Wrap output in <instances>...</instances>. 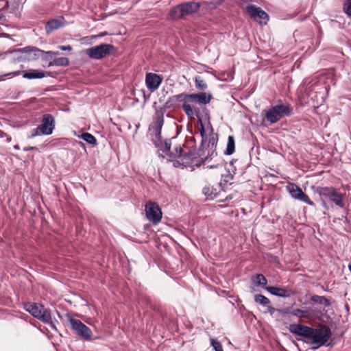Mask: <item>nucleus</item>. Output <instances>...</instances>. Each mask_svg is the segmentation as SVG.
<instances>
[{
    "label": "nucleus",
    "instance_id": "1",
    "mask_svg": "<svg viewBox=\"0 0 351 351\" xmlns=\"http://www.w3.org/2000/svg\"><path fill=\"white\" fill-rule=\"evenodd\" d=\"M181 103L184 104V93L170 97L163 106L156 108L153 117V122L149 126V131L153 136L152 140L156 146H158L161 139V130L164 124V114L166 110L176 108Z\"/></svg>",
    "mask_w": 351,
    "mask_h": 351
},
{
    "label": "nucleus",
    "instance_id": "2",
    "mask_svg": "<svg viewBox=\"0 0 351 351\" xmlns=\"http://www.w3.org/2000/svg\"><path fill=\"white\" fill-rule=\"evenodd\" d=\"M197 129L202 138L201 148L203 154H206L207 150V156L204 158L206 162L217 156L215 152L217 143L213 134V127L210 122L208 123L207 126H204L202 119L199 118Z\"/></svg>",
    "mask_w": 351,
    "mask_h": 351
},
{
    "label": "nucleus",
    "instance_id": "3",
    "mask_svg": "<svg viewBox=\"0 0 351 351\" xmlns=\"http://www.w3.org/2000/svg\"><path fill=\"white\" fill-rule=\"evenodd\" d=\"M211 98V95L205 92L192 94L184 93L182 109L189 117L193 118L199 113V108L196 105H206L210 101Z\"/></svg>",
    "mask_w": 351,
    "mask_h": 351
},
{
    "label": "nucleus",
    "instance_id": "4",
    "mask_svg": "<svg viewBox=\"0 0 351 351\" xmlns=\"http://www.w3.org/2000/svg\"><path fill=\"white\" fill-rule=\"evenodd\" d=\"M14 55V59L17 62H32L36 60L40 57L44 61H47L49 57L59 54L58 51H45L35 47H27L22 49L14 50L12 52Z\"/></svg>",
    "mask_w": 351,
    "mask_h": 351
},
{
    "label": "nucleus",
    "instance_id": "5",
    "mask_svg": "<svg viewBox=\"0 0 351 351\" xmlns=\"http://www.w3.org/2000/svg\"><path fill=\"white\" fill-rule=\"evenodd\" d=\"M25 309L34 317L56 330V327L52 321L50 310L46 308L43 304L35 302L27 303L25 305Z\"/></svg>",
    "mask_w": 351,
    "mask_h": 351
},
{
    "label": "nucleus",
    "instance_id": "6",
    "mask_svg": "<svg viewBox=\"0 0 351 351\" xmlns=\"http://www.w3.org/2000/svg\"><path fill=\"white\" fill-rule=\"evenodd\" d=\"M316 192L319 194L322 202V206H326V200L333 202L340 208L344 207L343 195L337 189L332 186H319L316 189Z\"/></svg>",
    "mask_w": 351,
    "mask_h": 351
},
{
    "label": "nucleus",
    "instance_id": "7",
    "mask_svg": "<svg viewBox=\"0 0 351 351\" xmlns=\"http://www.w3.org/2000/svg\"><path fill=\"white\" fill-rule=\"evenodd\" d=\"M199 8L200 4L194 1L180 3L171 9L169 17L172 20L184 19L186 16L197 12Z\"/></svg>",
    "mask_w": 351,
    "mask_h": 351
},
{
    "label": "nucleus",
    "instance_id": "8",
    "mask_svg": "<svg viewBox=\"0 0 351 351\" xmlns=\"http://www.w3.org/2000/svg\"><path fill=\"white\" fill-rule=\"evenodd\" d=\"M292 111V108L289 105L278 104L265 111V118L271 125L284 117L290 116Z\"/></svg>",
    "mask_w": 351,
    "mask_h": 351
},
{
    "label": "nucleus",
    "instance_id": "9",
    "mask_svg": "<svg viewBox=\"0 0 351 351\" xmlns=\"http://www.w3.org/2000/svg\"><path fill=\"white\" fill-rule=\"evenodd\" d=\"M331 336L330 329L326 326H322L318 328H311L308 339L311 343L315 345L313 349H317L324 346Z\"/></svg>",
    "mask_w": 351,
    "mask_h": 351
},
{
    "label": "nucleus",
    "instance_id": "10",
    "mask_svg": "<svg viewBox=\"0 0 351 351\" xmlns=\"http://www.w3.org/2000/svg\"><path fill=\"white\" fill-rule=\"evenodd\" d=\"M54 128V118L51 114H45L43 117L41 124L31 130L28 138H32L40 135H50L52 134Z\"/></svg>",
    "mask_w": 351,
    "mask_h": 351
},
{
    "label": "nucleus",
    "instance_id": "11",
    "mask_svg": "<svg viewBox=\"0 0 351 351\" xmlns=\"http://www.w3.org/2000/svg\"><path fill=\"white\" fill-rule=\"evenodd\" d=\"M114 47L110 44H101L85 50V53L91 59L101 60L110 55Z\"/></svg>",
    "mask_w": 351,
    "mask_h": 351
},
{
    "label": "nucleus",
    "instance_id": "12",
    "mask_svg": "<svg viewBox=\"0 0 351 351\" xmlns=\"http://www.w3.org/2000/svg\"><path fill=\"white\" fill-rule=\"evenodd\" d=\"M69 322L71 324V329L80 338L85 340L92 339L93 332L91 330L84 324H83L80 320L74 318H70Z\"/></svg>",
    "mask_w": 351,
    "mask_h": 351
},
{
    "label": "nucleus",
    "instance_id": "13",
    "mask_svg": "<svg viewBox=\"0 0 351 351\" xmlns=\"http://www.w3.org/2000/svg\"><path fill=\"white\" fill-rule=\"evenodd\" d=\"M286 189L293 199L303 202L312 206H315L314 203L310 199L308 196L306 195L301 188L297 184L294 183H289L286 186Z\"/></svg>",
    "mask_w": 351,
    "mask_h": 351
},
{
    "label": "nucleus",
    "instance_id": "14",
    "mask_svg": "<svg viewBox=\"0 0 351 351\" xmlns=\"http://www.w3.org/2000/svg\"><path fill=\"white\" fill-rule=\"evenodd\" d=\"M145 215L147 219L153 224H158L162 219V212L157 204L149 202L145 205Z\"/></svg>",
    "mask_w": 351,
    "mask_h": 351
},
{
    "label": "nucleus",
    "instance_id": "15",
    "mask_svg": "<svg viewBox=\"0 0 351 351\" xmlns=\"http://www.w3.org/2000/svg\"><path fill=\"white\" fill-rule=\"evenodd\" d=\"M246 10L250 17L261 24L263 23L265 25L269 21L268 14L261 8L255 5L247 6Z\"/></svg>",
    "mask_w": 351,
    "mask_h": 351
},
{
    "label": "nucleus",
    "instance_id": "16",
    "mask_svg": "<svg viewBox=\"0 0 351 351\" xmlns=\"http://www.w3.org/2000/svg\"><path fill=\"white\" fill-rule=\"evenodd\" d=\"M163 78L156 73H147L145 75V84L147 89L151 92L156 90L162 82Z\"/></svg>",
    "mask_w": 351,
    "mask_h": 351
},
{
    "label": "nucleus",
    "instance_id": "17",
    "mask_svg": "<svg viewBox=\"0 0 351 351\" xmlns=\"http://www.w3.org/2000/svg\"><path fill=\"white\" fill-rule=\"evenodd\" d=\"M311 327L300 324H290L289 327V330L291 333L305 337L306 339L308 338L310 332L311 331Z\"/></svg>",
    "mask_w": 351,
    "mask_h": 351
},
{
    "label": "nucleus",
    "instance_id": "18",
    "mask_svg": "<svg viewBox=\"0 0 351 351\" xmlns=\"http://www.w3.org/2000/svg\"><path fill=\"white\" fill-rule=\"evenodd\" d=\"M265 289L271 294L280 298H289L293 294L291 289L282 287L269 286L265 287Z\"/></svg>",
    "mask_w": 351,
    "mask_h": 351
},
{
    "label": "nucleus",
    "instance_id": "19",
    "mask_svg": "<svg viewBox=\"0 0 351 351\" xmlns=\"http://www.w3.org/2000/svg\"><path fill=\"white\" fill-rule=\"evenodd\" d=\"M291 314L300 319H311L313 317V311L310 308L305 310L295 308L291 312Z\"/></svg>",
    "mask_w": 351,
    "mask_h": 351
},
{
    "label": "nucleus",
    "instance_id": "20",
    "mask_svg": "<svg viewBox=\"0 0 351 351\" xmlns=\"http://www.w3.org/2000/svg\"><path fill=\"white\" fill-rule=\"evenodd\" d=\"M63 26V23L59 19H51L45 25V30L49 34L52 31L59 29Z\"/></svg>",
    "mask_w": 351,
    "mask_h": 351
},
{
    "label": "nucleus",
    "instance_id": "21",
    "mask_svg": "<svg viewBox=\"0 0 351 351\" xmlns=\"http://www.w3.org/2000/svg\"><path fill=\"white\" fill-rule=\"evenodd\" d=\"M45 76V73L43 71H38L37 70H31L27 72H24L23 77L27 79H40Z\"/></svg>",
    "mask_w": 351,
    "mask_h": 351
},
{
    "label": "nucleus",
    "instance_id": "22",
    "mask_svg": "<svg viewBox=\"0 0 351 351\" xmlns=\"http://www.w3.org/2000/svg\"><path fill=\"white\" fill-rule=\"evenodd\" d=\"M311 301L315 303H317L328 307L330 305V302L324 296H320L318 295H313L311 297Z\"/></svg>",
    "mask_w": 351,
    "mask_h": 351
},
{
    "label": "nucleus",
    "instance_id": "23",
    "mask_svg": "<svg viewBox=\"0 0 351 351\" xmlns=\"http://www.w3.org/2000/svg\"><path fill=\"white\" fill-rule=\"evenodd\" d=\"M69 64V60L67 58H57L53 60V62H49L48 63V66H51L53 65L58 66H66Z\"/></svg>",
    "mask_w": 351,
    "mask_h": 351
},
{
    "label": "nucleus",
    "instance_id": "24",
    "mask_svg": "<svg viewBox=\"0 0 351 351\" xmlns=\"http://www.w3.org/2000/svg\"><path fill=\"white\" fill-rule=\"evenodd\" d=\"M234 138L232 136H229L228 138L227 147L225 153L227 155H231L234 152Z\"/></svg>",
    "mask_w": 351,
    "mask_h": 351
},
{
    "label": "nucleus",
    "instance_id": "25",
    "mask_svg": "<svg viewBox=\"0 0 351 351\" xmlns=\"http://www.w3.org/2000/svg\"><path fill=\"white\" fill-rule=\"evenodd\" d=\"M80 138L90 145H95L97 144L95 137L90 133L84 132L81 134Z\"/></svg>",
    "mask_w": 351,
    "mask_h": 351
},
{
    "label": "nucleus",
    "instance_id": "26",
    "mask_svg": "<svg viewBox=\"0 0 351 351\" xmlns=\"http://www.w3.org/2000/svg\"><path fill=\"white\" fill-rule=\"evenodd\" d=\"M254 300L256 303L263 306H267L270 304V300L265 296L261 294H256L254 295Z\"/></svg>",
    "mask_w": 351,
    "mask_h": 351
},
{
    "label": "nucleus",
    "instance_id": "27",
    "mask_svg": "<svg viewBox=\"0 0 351 351\" xmlns=\"http://www.w3.org/2000/svg\"><path fill=\"white\" fill-rule=\"evenodd\" d=\"M253 281L258 286H265L267 283L266 278L263 274H256Z\"/></svg>",
    "mask_w": 351,
    "mask_h": 351
},
{
    "label": "nucleus",
    "instance_id": "28",
    "mask_svg": "<svg viewBox=\"0 0 351 351\" xmlns=\"http://www.w3.org/2000/svg\"><path fill=\"white\" fill-rule=\"evenodd\" d=\"M195 87L199 90H204L207 88L206 82L200 77H196L195 79Z\"/></svg>",
    "mask_w": 351,
    "mask_h": 351
},
{
    "label": "nucleus",
    "instance_id": "29",
    "mask_svg": "<svg viewBox=\"0 0 351 351\" xmlns=\"http://www.w3.org/2000/svg\"><path fill=\"white\" fill-rule=\"evenodd\" d=\"M171 140L167 139V140H165V143L161 148V151L162 152V153L165 154L167 156H169V157H170V154L171 153Z\"/></svg>",
    "mask_w": 351,
    "mask_h": 351
},
{
    "label": "nucleus",
    "instance_id": "30",
    "mask_svg": "<svg viewBox=\"0 0 351 351\" xmlns=\"http://www.w3.org/2000/svg\"><path fill=\"white\" fill-rule=\"evenodd\" d=\"M182 153V149L180 147H175V153L171 152L170 154V158H181Z\"/></svg>",
    "mask_w": 351,
    "mask_h": 351
},
{
    "label": "nucleus",
    "instance_id": "31",
    "mask_svg": "<svg viewBox=\"0 0 351 351\" xmlns=\"http://www.w3.org/2000/svg\"><path fill=\"white\" fill-rule=\"evenodd\" d=\"M210 343L215 351H223L222 346L219 341L215 340L214 339H211Z\"/></svg>",
    "mask_w": 351,
    "mask_h": 351
},
{
    "label": "nucleus",
    "instance_id": "32",
    "mask_svg": "<svg viewBox=\"0 0 351 351\" xmlns=\"http://www.w3.org/2000/svg\"><path fill=\"white\" fill-rule=\"evenodd\" d=\"M343 10L349 16L351 17V0H347L343 5Z\"/></svg>",
    "mask_w": 351,
    "mask_h": 351
},
{
    "label": "nucleus",
    "instance_id": "33",
    "mask_svg": "<svg viewBox=\"0 0 351 351\" xmlns=\"http://www.w3.org/2000/svg\"><path fill=\"white\" fill-rule=\"evenodd\" d=\"M58 48L62 51H71V49H72V47L71 45H66V46L60 45V46H58Z\"/></svg>",
    "mask_w": 351,
    "mask_h": 351
},
{
    "label": "nucleus",
    "instance_id": "34",
    "mask_svg": "<svg viewBox=\"0 0 351 351\" xmlns=\"http://www.w3.org/2000/svg\"><path fill=\"white\" fill-rule=\"evenodd\" d=\"M267 306V311L270 313L271 315H272L275 313L276 309L269 304Z\"/></svg>",
    "mask_w": 351,
    "mask_h": 351
},
{
    "label": "nucleus",
    "instance_id": "35",
    "mask_svg": "<svg viewBox=\"0 0 351 351\" xmlns=\"http://www.w3.org/2000/svg\"><path fill=\"white\" fill-rule=\"evenodd\" d=\"M23 150L25 151V152L30 151V150H35V151H37V152L39 151L38 147H31V146H29V147H25L23 148Z\"/></svg>",
    "mask_w": 351,
    "mask_h": 351
},
{
    "label": "nucleus",
    "instance_id": "36",
    "mask_svg": "<svg viewBox=\"0 0 351 351\" xmlns=\"http://www.w3.org/2000/svg\"><path fill=\"white\" fill-rule=\"evenodd\" d=\"M173 165L174 167H179L181 165V164L180 163V162H179V161L174 160V161L173 162Z\"/></svg>",
    "mask_w": 351,
    "mask_h": 351
},
{
    "label": "nucleus",
    "instance_id": "37",
    "mask_svg": "<svg viewBox=\"0 0 351 351\" xmlns=\"http://www.w3.org/2000/svg\"><path fill=\"white\" fill-rule=\"evenodd\" d=\"M19 73H20V71H16V72H13V73H9L7 75L16 76V75H19Z\"/></svg>",
    "mask_w": 351,
    "mask_h": 351
},
{
    "label": "nucleus",
    "instance_id": "38",
    "mask_svg": "<svg viewBox=\"0 0 351 351\" xmlns=\"http://www.w3.org/2000/svg\"><path fill=\"white\" fill-rule=\"evenodd\" d=\"M5 136H7V134H5L3 131L0 130V137L3 138V137H5Z\"/></svg>",
    "mask_w": 351,
    "mask_h": 351
},
{
    "label": "nucleus",
    "instance_id": "39",
    "mask_svg": "<svg viewBox=\"0 0 351 351\" xmlns=\"http://www.w3.org/2000/svg\"><path fill=\"white\" fill-rule=\"evenodd\" d=\"M217 165H210V166H207V168H209V169H213V168H216L217 167Z\"/></svg>",
    "mask_w": 351,
    "mask_h": 351
},
{
    "label": "nucleus",
    "instance_id": "40",
    "mask_svg": "<svg viewBox=\"0 0 351 351\" xmlns=\"http://www.w3.org/2000/svg\"><path fill=\"white\" fill-rule=\"evenodd\" d=\"M5 137L7 138V139H6L7 142L10 143L11 141V140H12L11 136L7 135V136H5Z\"/></svg>",
    "mask_w": 351,
    "mask_h": 351
},
{
    "label": "nucleus",
    "instance_id": "41",
    "mask_svg": "<svg viewBox=\"0 0 351 351\" xmlns=\"http://www.w3.org/2000/svg\"><path fill=\"white\" fill-rule=\"evenodd\" d=\"M14 149H15L16 150H19V149H20V147L18 145H16L14 146Z\"/></svg>",
    "mask_w": 351,
    "mask_h": 351
},
{
    "label": "nucleus",
    "instance_id": "42",
    "mask_svg": "<svg viewBox=\"0 0 351 351\" xmlns=\"http://www.w3.org/2000/svg\"><path fill=\"white\" fill-rule=\"evenodd\" d=\"M226 178H228V179H232V176H230V174H228L226 176Z\"/></svg>",
    "mask_w": 351,
    "mask_h": 351
},
{
    "label": "nucleus",
    "instance_id": "43",
    "mask_svg": "<svg viewBox=\"0 0 351 351\" xmlns=\"http://www.w3.org/2000/svg\"><path fill=\"white\" fill-rule=\"evenodd\" d=\"M230 179H228V178H226V180H225V181L227 182L229 181Z\"/></svg>",
    "mask_w": 351,
    "mask_h": 351
},
{
    "label": "nucleus",
    "instance_id": "44",
    "mask_svg": "<svg viewBox=\"0 0 351 351\" xmlns=\"http://www.w3.org/2000/svg\"><path fill=\"white\" fill-rule=\"evenodd\" d=\"M349 270L351 272V264L349 265Z\"/></svg>",
    "mask_w": 351,
    "mask_h": 351
}]
</instances>
